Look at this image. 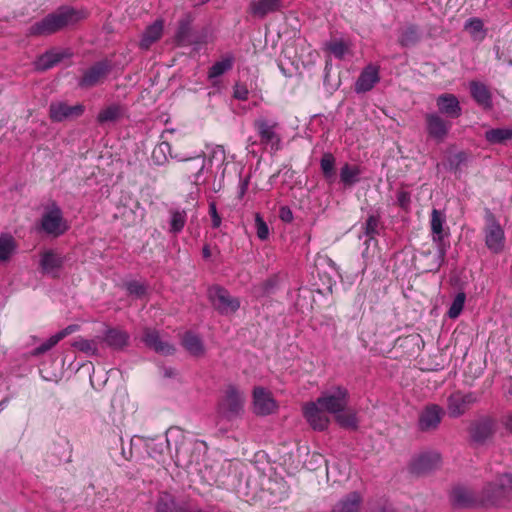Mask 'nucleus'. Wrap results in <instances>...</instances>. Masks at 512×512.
<instances>
[{
    "label": "nucleus",
    "instance_id": "obj_1",
    "mask_svg": "<svg viewBox=\"0 0 512 512\" xmlns=\"http://www.w3.org/2000/svg\"><path fill=\"white\" fill-rule=\"evenodd\" d=\"M86 16L87 14L84 10H78L70 6H62L40 21L32 24L28 28V33L31 36L50 35L61 29L75 25L86 18Z\"/></svg>",
    "mask_w": 512,
    "mask_h": 512
},
{
    "label": "nucleus",
    "instance_id": "obj_2",
    "mask_svg": "<svg viewBox=\"0 0 512 512\" xmlns=\"http://www.w3.org/2000/svg\"><path fill=\"white\" fill-rule=\"evenodd\" d=\"M485 507H500L512 500V473H503L482 489Z\"/></svg>",
    "mask_w": 512,
    "mask_h": 512
},
{
    "label": "nucleus",
    "instance_id": "obj_3",
    "mask_svg": "<svg viewBox=\"0 0 512 512\" xmlns=\"http://www.w3.org/2000/svg\"><path fill=\"white\" fill-rule=\"evenodd\" d=\"M244 403V393L236 386L229 385L218 402L217 413L226 420H233L242 414Z\"/></svg>",
    "mask_w": 512,
    "mask_h": 512
},
{
    "label": "nucleus",
    "instance_id": "obj_4",
    "mask_svg": "<svg viewBox=\"0 0 512 512\" xmlns=\"http://www.w3.org/2000/svg\"><path fill=\"white\" fill-rule=\"evenodd\" d=\"M445 222V214L437 209H433L431 212L430 226L432 241L436 245V271L444 264L446 253L450 247V244L445 241V237L447 236V234L444 233Z\"/></svg>",
    "mask_w": 512,
    "mask_h": 512
},
{
    "label": "nucleus",
    "instance_id": "obj_5",
    "mask_svg": "<svg viewBox=\"0 0 512 512\" xmlns=\"http://www.w3.org/2000/svg\"><path fill=\"white\" fill-rule=\"evenodd\" d=\"M349 402V392L343 386H331L321 392L317 403L328 413L343 412Z\"/></svg>",
    "mask_w": 512,
    "mask_h": 512
},
{
    "label": "nucleus",
    "instance_id": "obj_6",
    "mask_svg": "<svg viewBox=\"0 0 512 512\" xmlns=\"http://www.w3.org/2000/svg\"><path fill=\"white\" fill-rule=\"evenodd\" d=\"M41 229L48 235L58 237L69 229L61 208L55 203L48 205L41 217Z\"/></svg>",
    "mask_w": 512,
    "mask_h": 512
},
{
    "label": "nucleus",
    "instance_id": "obj_7",
    "mask_svg": "<svg viewBox=\"0 0 512 512\" xmlns=\"http://www.w3.org/2000/svg\"><path fill=\"white\" fill-rule=\"evenodd\" d=\"M479 400L476 392L455 391L447 398V413L451 418H459Z\"/></svg>",
    "mask_w": 512,
    "mask_h": 512
},
{
    "label": "nucleus",
    "instance_id": "obj_8",
    "mask_svg": "<svg viewBox=\"0 0 512 512\" xmlns=\"http://www.w3.org/2000/svg\"><path fill=\"white\" fill-rule=\"evenodd\" d=\"M485 245L494 254H499L505 247V232L492 214L486 217L484 228Z\"/></svg>",
    "mask_w": 512,
    "mask_h": 512
},
{
    "label": "nucleus",
    "instance_id": "obj_9",
    "mask_svg": "<svg viewBox=\"0 0 512 512\" xmlns=\"http://www.w3.org/2000/svg\"><path fill=\"white\" fill-rule=\"evenodd\" d=\"M209 299L214 308L223 315L236 312L240 307L238 298L231 296L225 288L213 286L208 290Z\"/></svg>",
    "mask_w": 512,
    "mask_h": 512
},
{
    "label": "nucleus",
    "instance_id": "obj_10",
    "mask_svg": "<svg viewBox=\"0 0 512 512\" xmlns=\"http://www.w3.org/2000/svg\"><path fill=\"white\" fill-rule=\"evenodd\" d=\"M255 128L263 145L269 147L272 151H278L281 148V137L278 133L279 124L277 121L260 118L256 120Z\"/></svg>",
    "mask_w": 512,
    "mask_h": 512
},
{
    "label": "nucleus",
    "instance_id": "obj_11",
    "mask_svg": "<svg viewBox=\"0 0 512 512\" xmlns=\"http://www.w3.org/2000/svg\"><path fill=\"white\" fill-rule=\"evenodd\" d=\"M111 70L112 63L110 60L97 61L83 72L82 76L78 79V86L84 89L94 87L101 83Z\"/></svg>",
    "mask_w": 512,
    "mask_h": 512
},
{
    "label": "nucleus",
    "instance_id": "obj_12",
    "mask_svg": "<svg viewBox=\"0 0 512 512\" xmlns=\"http://www.w3.org/2000/svg\"><path fill=\"white\" fill-rule=\"evenodd\" d=\"M426 131L430 138L441 143L447 137L452 123L442 118L438 113L431 112L425 115Z\"/></svg>",
    "mask_w": 512,
    "mask_h": 512
},
{
    "label": "nucleus",
    "instance_id": "obj_13",
    "mask_svg": "<svg viewBox=\"0 0 512 512\" xmlns=\"http://www.w3.org/2000/svg\"><path fill=\"white\" fill-rule=\"evenodd\" d=\"M450 501L454 507L458 508L485 507L484 503H482V492L475 494L468 488L462 486H457L452 489Z\"/></svg>",
    "mask_w": 512,
    "mask_h": 512
},
{
    "label": "nucleus",
    "instance_id": "obj_14",
    "mask_svg": "<svg viewBox=\"0 0 512 512\" xmlns=\"http://www.w3.org/2000/svg\"><path fill=\"white\" fill-rule=\"evenodd\" d=\"M84 111L83 104L70 106L64 101L52 102L49 106V117L53 122H63L69 118L80 117Z\"/></svg>",
    "mask_w": 512,
    "mask_h": 512
},
{
    "label": "nucleus",
    "instance_id": "obj_15",
    "mask_svg": "<svg viewBox=\"0 0 512 512\" xmlns=\"http://www.w3.org/2000/svg\"><path fill=\"white\" fill-rule=\"evenodd\" d=\"M303 415L314 430L323 431L328 427L329 417L317 400L304 405Z\"/></svg>",
    "mask_w": 512,
    "mask_h": 512
},
{
    "label": "nucleus",
    "instance_id": "obj_16",
    "mask_svg": "<svg viewBox=\"0 0 512 512\" xmlns=\"http://www.w3.org/2000/svg\"><path fill=\"white\" fill-rule=\"evenodd\" d=\"M380 81V67L376 64H368L360 72L354 86L356 93H366L374 88Z\"/></svg>",
    "mask_w": 512,
    "mask_h": 512
},
{
    "label": "nucleus",
    "instance_id": "obj_17",
    "mask_svg": "<svg viewBox=\"0 0 512 512\" xmlns=\"http://www.w3.org/2000/svg\"><path fill=\"white\" fill-rule=\"evenodd\" d=\"M441 463V455L435 451L423 452L413 458L410 470L415 474H424L436 469Z\"/></svg>",
    "mask_w": 512,
    "mask_h": 512
},
{
    "label": "nucleus",
    "instance_id": "obj_18",
    "mask_svg": "<svg viewBox=\"0 0 512 512\" xmlns=\"http://www.w3.org/2000/svg\"><path fill=\"white\" fill-rule=\"evenodd\" d=\"M494 432V422L488 417L478 419L471 423L469 433L471 440L476 444L485 443Z\"/></svg>",
    "mask_w": 512,
    "mask_h": 512
},
{
    "label": "nucleus",
    "instance_id": "obj_19",
    "mask_svg": "<svg viewBox=\"0 0 512 512\" xmlns=\"http://www.w3.org/2000/svg\"><path fill=\"white\" fill-rule=\"evenodd\" d=\"M444 410L437 404H431L425 407L419 417V428L422 431L436 429L441 422Z\"/></svg>",
    "mask_w": 512,
    "mask_h": 512
},
{
    "label": "nucleus",
    "instance_id": "obj_20",
    "mask_svg": "<svg viewBox=\"0 0 512 512\" xmlns=\"http://www.w3.org/2000/svg\"><path fill=\"white\" fill-rule=\"evenodd\" d=\"M64 261V257L54 250H46L41 254L40 267L44 274L55 278L59 276Z\"/></svg>",
    "mask_w": 512,
    "mask_h": 512
},
{
    "label": "nucleus",
    "instance_id": "obj_21",
    "mask_svg": "<svg viewBox=\"0 0 512 512\" xmlns=\"http://www.w3.org/2000/svg\"><path fill=\"white\" fill-rule=\"evenodd\" d=\"M254 411L258 415H269L276 409V403L270 393L262 387H256L253 391Z\"/></svg>",
    "mask_w": 512,
    "mask_h": 512
},
{
    "label": "nucleus",
    "instance_id": "obj_22",
    "mask_svg": "<svg viewBox=\"0 0 512 512\" xmlns=\"http://www.w3.org/2000/svg\"><path fill=\"white\" fill-rule=\"evenodd\" d=\"M439 112L449 118H458L462 113L459 100L453 94H441L436 99Z\"/></svg>",
    "mask_w": 512,
    "mask_h": 512
},
{
    "label": "nucleus",
    "instance_id": "obj_23",
    "mask_svg": "<svg viewBox=\"0 0 512 512\" xmlns=\"http://www.w3.org/2000/svg\"><path fill=\"white\" fill-rule=\"evenodd\" d=\"M207 169V162L204 156L198 155L190 158L185 167V171L189 173V180L195 184L200 185L205 183L204 171Z\"/></svg>",
    "mask_w": 512,
    "mask_h": 512
},
{
    "label": "nucleus",
    "instance_id": "obj_24",
    "mask_svg": "<svg viewBox=\"0 0 512 512\" xmlns=\"http://www.w3.org/2000/svg\"><path fill=\"white\" fill-rule=\"evenodd\" d=\"M129 339V334L125 330L119 328H107L104 331L103 336L100 338L106 346L114 350L123 349L127 346Z\"/></svg>",
    "mask_w": 512,
    "mask_h": 512
},
{
    "label": "nucleus",
    "instance_id": "obj_25",
    "mask_svg": "<svg viewBox=\"0 0 512 512\" xmlns=\"http://www.w3.org/2000/svg\"><path fill=\"white\" fill-rule=\"evenodd\" d=\"M469 90L471 97L479 106L485 110L492 108V95L484 83L480 81H471L469 82Z\"/></svg>",
    "mask_w": 512,
    "mask_h": 512
},
{
    "label": "nucleus",
    "instance_id": "obj_26",
    "mask_svg": "<svg viewBox=\"0 0 512 512\" xmlns=\"http://www.w3.org/2000/svg\"><path fill=\"white\" fill-rule=\"evenodd\" d=\"M69 53L65 50L60 49H51L46 51L44 54L40 55L35 61V67L37 70L45 71L56 64H58L62 59L68 57Z\"/></svg>",
    "mask_w": 512,
    "mask_h": 512
},
{
    "label": "nucleus",
    "instance_id": "obj_27",
    "mask_svg": "<svg viewBox=\"0 0 512 512\" xmlns=\"http://www.w3.org/2000/svg\"><path fill=\"white\" fill-rule=\"evenodd\" d=\"M163 20L157 19L146 27L139 42V46L143 50H148L152 44L158 41L163 34Z\"/></svg>",
    "mask_w": 512,
    "mask_h": 512
},
{
    "label": "nucleus",
    "instance_id": "obj_28",
    "mask_svg": "<svg viewBox=\"0 0 512 512\" xmlns=\"http://www.w3.org/2000/svg\"><path fill=\"white\" fill-rule=\"evenodd\" d=\"M79 329L78 325L72 324L67 326L66 328L60 330L56 334L52 335L49 339L43 342L41 345L36 347L31 351L32 356H39L41 354L46 353L51 348H53L60 340L65 338L66 336L76 332Z\"/></svg>",
    "mask_w": 512,
    "mask_h": 512
},
{
    "label": "nucleus",
    "instance_id": "obj_29",
    "mask_svg": "<svg viewBox=\"0 0 512 512\" xmlns=\"http://www.w3.org/2000/svg\"><path fill=\"white\" fill-rule=\"evenodd\" d=\"M143 342L147 347L164 355H170L174 352V347L168 342L162 341L156 330H146L143 336Z\"/></svg>",
    "mask_w": 512,
    "mask_h": 512
},
{
    "label": "nucleus",
    "instance_id": "obj_30",
    "mask_svg": "<svg viewBox=\"0 0 512 512\" xmlns=\"http://www.w3.org/2000/svg\"><path fill=\"white\" fill-rule=\"evenodd\" d=\"M143 342L147 347L164 355H170L174 352V347L168 342L162 341L156 330H146L143 336Z\"/></svg>",
    "mask_w": 512,
    "mask_h": 512
},
{
    "label": "nucleus",
    "instance_id": "obj_31",
    "mask_svg": "<svg viewBox=\"0 0 512 512\" xmlns=\"http://www.w3.org/2000/svg\"><path fill=\"white\" fill-rule=\"evenodd\" d=\"M126 109L119 103H112L99 111L96 120L98 124L114 123L125 116Z\"/></svg>",
    "mask_w": 512,
    "mask_h": 512
},
{
    "label": "nucleus",
    "instance_id": "obj_32",
    "mask_svg": "<svg viewBox=\"0 0 512 512\" xmlns=\"http://www.w3.org/2000/svg\"><path fill=\"white\" fill-rule=\"evenodd\" d=\"M361 503L360 493L351 492L338 501L331 512H359Z\"/></svg>",
    "mask_w": 512,
    "mask_h": 512
},
{
    "label": "nucleus",
    "instance_id": "obj_33",
    "mask_svg": "<svg viewBox=\"0 0 512 512\" xmlns=\"http://www.w3.org/2000/svg\"><path fill=\"white\" fill-rule=\"evenodd\" d=\"M281 7L282 0H256L250 4L251 13L261 18L280 10Z\"/></svg>",
    "mask_w": 512,
    "mask_h": 512
},
{
    "label": "nucleus",
    "instance_id": "obj_34",
    "mask_svg": "<svg viewBox=\"0 0 512 512\" xmlns=\"http://www.w3.org/2000/svg\"><path fill=\"white\" fill-rule=\"evenodd\" d=\"M183 347L194 356H201L204 354V344L202 339L195 333L188 331L182 337Z\"/></svg>",
    "mask_w": 512,
    "mask_h": 512
},
{
    "label": "nucleus",
    "instance_id": "obj_35",
    "mask_svg": "<svg viewBox=\"0 0 512 512\" xmlns=\"http://www.w3.org/2000/svg\"><path fill=\"white\" fill-rule=\"evenodd\" d=\"M464 29L470 34L471 38L476 42H482L486 35L487 30L484 27V22L478 17H471L464 23Z\"/></svg>",
    "mask_w": 512,
    "mask_h": 512
},
{
    "label": "nucleus",
    "instance_id": "obj_36",
    "mask_svg": "<svg viewBox=\"0 0 512 512\" xmlns=\"http://www.w3.org/2000/svg\"><path fill=\"white\" fill-rule=\"evenodd\" d=\"M186 505H178L168 493H162L156 504L157 512H190Z\"/></svg>",
    "mask_w": 512,
    "mask_h": 512
},
{
    "label": "nucleus",
    "instance_id": "obj_37",
    "mask_svg": "<svg viewBox=\"0 0 512 512\" xmlns=\"http://www.w3.org/2000/svg\"><path fill=\"white\" fill-rule=\"evenodd\" d=\"M185 434L184 431L178 427H171L166 431V443L167 447L171 451L175 450L176 456H178L184 447Z\"/></svg>",
    "mask_w": 512,
    "mask_h": 512
},
{
    "label": "nucleus",
    "instance_id": "obj_38",
    "mask_svg": "<svg viewBox=\"0 0 512 512\" xmlns=\"http://www.w3.org/2000/svg\"><path fill=\"white\" fill-rule=\"evenodd\" d=\"M235 58L233 54L224 55L221 60L216 61L208 71V78L215 79L232 69Z\"/></svg>",
    "mask_w": 512,
    "mask_h": 512
},
{
    "label": "nucleus",
    "instance_id": "obj_39",
    "mask_svg": "<svg viewBox=\"0 0 512 512\" xmlns=\"http://www.w3.org/2000/svg\"><path fill=\"white\" fill-rule=\"evenodd\" d=\"M16 242L9 234L0 236V263L8 261L16 251Z\"/></svg>",
    "mask_w": 512,
    "mask_h": 512
},
{
    "label": "nucleus",
    "instance_id": "obj_40",
    "mask_svg": "<svg viewBox=\"0 0 512 512\" xmlns=\"http://www.w3.org/2000/svg\"><path fill=\"white\" fill-rule=\"evenodd\" d=\"M485 139L490 144H501L512 139V128H493L485 132Z\"/></svg>",
    "mask_w": 512,
    "mask_h": 512
},
{
    "label": "nucleus",
    "instance_id": "obj_41",
    "mask_svg": "<svg viewBox=\"0 0 512 512\" xmlns=\"http://www.w3.org/2000/svg\"><path fill=\"white\" fill-rule=\"evenodd\" d=\"M99 340V337L95 339H85L79 337L73 341L72 346L75 349L87 354L88 356H94L98 354Z\"/></svg>",
    "mask_w": 512,
    "mask_h": 512
},
{
    "label": "nucleus",
    "instance_id": "obj_42",
    "mask_svg": "<svg viewBox=\"0 0 512 512\" xmlns=\"http://www.w3.org/2000/svg\"><path fill=\"white\" fill-rule=\"evenodd\" d=\"M361 170L358 166L345 164L340 170V179L344 185H353L359 181Z\"/></svg>",
    "mask_w": 512,
    "mask_h": 512
},
{
    "label": "nucleus",
    "instance_id": "obj_43",
    "mask_svg": "<svg viewBox=\"0 0 512 512\" xmlns=\"http://www.w3.org/2000/svg\"><path fill=\"white\" fill-rule=\"evenodd\" d=\"M420 40V33L416 26L410 25L404 28L399 36V43L403 47L415 45Z\"/></svg>",
    "mask_w": 512,
    "mask_h": 512
},
{
    "label": "nucleus",
    "instance_id": "obj_44",
    "mask_svg": "<svg viewBox=\"0 0 512 512\" xmlns=\"http://www.w3.org/2000/svg\"><path fill=\"white\" fill-rule=\"evenodd\" d=\"M186 220L187 214L185 210L176 209L171 211L169 231L174 234L180 233L186 224Z\"/></svg>",
    "mask_w": 512,
    "mask_h": 512
},
{
    "label": "nucleus",
    "instance_id": "obj_45",
    "mask_svg": "<svg viewBox=\"0 0 512 512\" xmlns=\"http://www.w3.org/2000/svg\"><path fill=\"white\" fill-rule=\"evenodd\" d=\"M171 147L168 142L159 143L152 151V160L157 165H162L167 161V154H170Z\"/></svg>",
    "mask_w": 512,
    "mask_h": 512
},
{
    "label": "nucleus",
    "instance_id": "obj_46",
    "mask_svg": "<svg viewBox=\"0 0 512 512\" xmlns=\"http://www.w3.org/2000/svg\"><path fill=\"white\" fill-rule=\"evenodd\" d=\"M465 300L466 295L464 292L457 293L447 311V315L450 319H456L459 317V315L463 311Z\"/></svg>",
    "mask_w": 512,
    "mask_h": 512
},
{
    "label": "nucleus",
    "instance_id": "obj_47",
    "mask_svg": "<svg viewBox=\"0 0 512 512\" xmlns=\"http://www.w3.org/2000/svg\"><path fill=\"white\" fill-rule=\"evenodd\" d=\"M335 415V419L337 423L344 428L356 429L357 428V418L355 413L353 412H338Z\"/></svg>",
    "mask_w": 512,
    "mask_h": 512
},
{
    "label": "nucleus",
    "instance_id": "obj_48",
    "mask_svg": "<svg viewBox=\"0 0 512 512\" xmlns=\"http://www.w3.org/2000/svg\"><path fill=\"white\" fill-rule=\"evenodd\" d=\"M335 158L331 153H325L320 160V167L324 177L330 180L334 177Z\"/></svg>",
    "mask_w": 512,
    "mask_h": 512
},
{
    "label": "nucleus",
    "instance_id": "obj_49",
    "mask_svg": "<svg viewBox=\"0 0 512 512\" xmlns=\"http://www.w3.org/2000/svg\"><path fill=\"white\" fill-rule=\"evenodd\" d=\"M226 155L223 146L216 145L211 148L209 153L208 162L213 165L216 164L219 168L222 167L225 163Z\"/></svg>",
    "mask_w": 512,
    "mask_h": 512
},
{
    "label": "nucleus",
    "instance_id": "obj_50",
    "mask_svg": "<svg viewBox=\"0 0 512 512\" xmlns=\"http://www.w3.org/2000/svg\"><path fill=\"white\" fill-rule=\"evenodd\" d=\"M255 229L257 237L264 241L269 237V227L259 213L255 214Z\"/></svg>",
    "mask_w": 512,
    "mask_h": 512
},
{
    "label": "nucleus",
    "instance_id": "obj_51",
    "mask_svg": "<svg viewBox=\"0 0 512 512\" xmlns=\"http://www.w3.org/2000/svg\"><path fill=\"white\" fill-rule=\"evenodd\" d=\"M189 32H190L189 22L185 21V20L181 21L179 23V26H178V29H177V32L175 35L176 42L179 45L185 44L188 41Z\"/></svg>",
    "mask_w": 512,
    "mask_h": 512
},
{
    "label": "nucleus",
    "instance_id": "obj_52",
    "mask_svg": "<svg viewBox=\"0 0 512 512\" xmlns=\"http://www.w3.org/2000/svg\"><path fill=\"white\" fill-rule=\"evenodd\" d=\"M328 50L336 58L342 59L347 53L348 47L343 41L336 40L328 44Z\"/></svg>",
    "mask_w": 512,
    "mask_h": 512
},
{
    "label": "nucleus",
    "instance_id": "obj_53",
    "mask_svg": "<svg viewBox=\"0 0 512 512\" xmlns=\"http://www.w3.org/2000/svg\"><path fill=\"white\" fill-rule=\"evenodd\" d=\"M126 290L129 294L134 295L136 297H142L146 293V286L139 281H129L125 284Z\"/></svg>",
    "mask_w": 512,
    "mask_h": 512
},
{
    "label": "nucleus",
    "instance_id": "obj_54",
    "mask_svg": "<svg viewBox=\"0 0 512 512\" xmlns=\"http://www.w3.org/2000/svg\"><path fill=\"white\" fill-rule=\"evenodd\" d=\"M379 218L375 215H370L365 223V234L373 237L378 233Z\"/></svg>",
    "mask_w": 512,
    "mask_h": 512
},
{
    "label": "nucleus",
    "instance_id": "obj_55",
    "mask_svg": "<svg viewBox=\"0 0 512 512\" xmlns=\"http://www.w3.org/2000/svg\"><path fill=\"white\" fill-rule=\"evenodd\" d=\"M209 215L211 217L212 227L219 228L222 220H221L220 215L217 212V207H216L215 202L209 203Z\"/></svg>",
    "mask_w": 512,
    "mask_h": 512
},
{
    "label": "nucleus",
    "instance_id": "obj_56",
    "mask_svg": "<svg viewBox=\"0 0 512 512\" xmlns=\"http://www.w3.org/2000/svg\"><path fill=\"white\" fill-rule=\"evenodd\" d=\"M411 202L410 193L407 191H400L397 193V203L403 209H408Z\"/></svg>",
    "mask_w": 512,
    "mask_h": 512
},
{
    "label": "nucleus",
    "instance_id": "obj_57",
    "mask_svg": "<svg viewBox=\"0 0 512 512\" xmlns=\"http://www.w3.org/2000/svg\"><path fill=\"white\" fill-rule=\"evenodd\" d=\"M248 89L246 88L245 85H242V84H236L234 86V97L238 100H247L248 98Z\"/></svg>",
    "mask_w": 512,
    "mask_h": 512
},
{
    "label": "nucleus",
    "instance_id": "obj_58",
    "mask_svg": "<svg viewBox=\"0 0 512 512\" xmlns=\"http://www.w3.org/2000/svg\"><path fill=\"white\" fill-rule=\"evenodd\" d=\"M280 217L285 222H289L293 218L292 212L289 209H285V208H282Z\"/></svg>",
    "mask_w": 512,
    "mask_h": 512
},
{
    "label": "nucleus",
    "instance_id": "obj_59",
    "mask_svg": "<svg viewBox=\"0 0 512 512\" xmlns=\"http://www.w3.org/2000/svg\"><path fill=\"white\" fill-rule=\"evenodd\" d=\"M248 189V180H243L240 182L239 186V196L243 197Z\"/></svg>",
    "mask_w": 512,
    "mask_h": 512
},
{
    "label": "nucleus",
    "instance_id": "obj_60",
    "mask_svg": "<svg viewBox=\"0 0 512 512\" xmlns=\"http://www.w3.org/2000/svg\"><path fill=\"white\" fill-rule=\"evenodd\" d=\"M202 256L205 260H208L211 257V249L208 244H205L202 248Z\"/></svg>",
    "mask_w": 512,
    "mask_h": 512
},
{
    "label": "nucleus",
    "instance_id": "obj_61",
    "mask_svg": "<svg viewBox=\"0 0 512 512\" xmlns=\"http://www.w3.org/2000/svg\"><path fill=\"white\" fill-rule=\"evenodd\" d=\"M504 425L506 429L512 431V411L505 417Z\"/></svg>",
    "mask_w": 512,
    "mask_h": 512
},
{
    "label": "nucleus",
    "instance_id": "obj_62",
    "mask_svg": "<svg viewBox=\"0 0 512 512\" xmlns=\"http://www.w3.org/2000/svg\"><path fill=\"white\" fill-rule=\"evenodd\" d=\"M7 399L0 401V412L6 407Z\"/></svg>",
    "mask_w": 512,
    "mask_h": 512
},
{
    "label": "nucleus",
    "instance_id": "obj_63",
    "mask_svg": "<svg viewBox=\"0 0 512 512\" xmlns=\"http://www.w3.org/2000/svg\"><path fill=\"white\" fill-rule=\"evenodd\" d=\"M172 375H173L172 370H170V369H169V370H166V371H165V376H167V377H171Z\"/></svg>",
    "mask_w": 512,
    "mask_h": 512
},
{
    "label": "nucleus",
    "instance_id": "obj_64",
    "mask_svg": "<svg viewBox=\"0 0 512 512\" xmlns=\"http://www.w3.org/2000/svg\"><path fill=\"white\" fill-rule=\"evenodd\" d=\"M457 157L459 158V160H462V159H463V157H464V154H463V153H459V154L457 155Z\"/></svg>",
    "mask_w": 512,
    "mask_h": 512
}]
</instances>
